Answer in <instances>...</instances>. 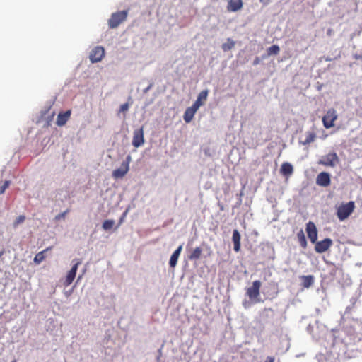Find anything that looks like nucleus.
Returning a JSON list of instances; mask_svg holds the SVG:
<instances>
[{"label":"nucleus","instance_id":"obj_24","mask_svg":"<svg viewBox=\"0 0 362 362\" xmlns=\"http://www.w3.org/2000/svg\"><path fill=\"white\" fill-rule=\"evenodd\" d=\"M50 249H51V247H47V249L44 250L43 251H41V252H38L37 254H36V255L34 257V262L36 264H40V262H42L45 259V256L44 253Z\"/></svg>","mask_w":362,"mask_h":362},{"label":"nucleus","instance_id":"obj_1","mask_svg":"<svg viewBox=\"0 0 362 362\" xmlns=\"http://www.w3.org/2000/svg\"><path fill=\"white\" fill-rule=\"evenodd\" d=\"M355 203L350 201L347 203H342L337 207V216L340 221L346 219L354 211Z\"/></svg>","mask_w":362,"mask_h":362},{"label":"nucleus","instance_id":"obj_29","mask_svg":"<svg viewBox=\"0 0 362 362\" xmlns=\"http://www.w3.org/2000/svg\"><path fill=\"white\" fill-rule=\"evenodd\" d=\"M11 184V181L6 180L4 183L0 187V194L4 193L5 190L9 187Z\"/></svg>","mask_w":362,"mask_h":362},{"label":"nucleus","instance_id":"obj_6","mask_svg":"<svg viewBox=\"0 0 362 362\" xmlns=\"http://www.w3.org/2000/svg\"><path fill=\"white\" fill-rule=\"evenodd\" d=\"M73 262H74V264L72 266L71 269L67 273L65 281L64 282V285L66 287L69 286L74 280L78 267L81 264V259H74V260H73Z\"/></svg>","mask_w":362,"mask_h":362},{"label":"nucleus","instance_id":"obj_34","mask_svg":"<svg viewBox=\"0 0 362 362\" xmlns=\"http://www.w3.org/2000/svg\"><path fill=\"white\" fill-rule=\"evenodd\" d=\"M259 1L264 6L268 5L271 0H259Z\"/></svg>","mask_w":362,"mask_h":362},{"label":"nucleus","instance_id":"obj_25","mask_svg":"<svg viewBox=\"0 0 362 362\" xmlns=\"http://www.w3.org/2000/svg\"><path fill=\"white\" fill-rule=\"evenodd\" d=\"M235 42L231 40L230 38H228L227 40V42L226 43H223L221 46L222 49L224 52H227L230 50L232 48L234 47Z\"/></svg>","mask_w":362,"mask_h":362},{"label":"nucleus","instance_id":"obj_4","mask_svg":"<svg viewBox=\"0 0 362 362\" xmlns=\"http://www.w3.org/2000/svg\"><path fill=\"white\" fill-rule=\"evenodd\" d=\"M261 282L259 280H256L252 282V286L249 287L246 290V294L251 300H255V303L259 302L258 299L260 294Z\"/></svg>","mask_w":362,"mask_h":362},{"label":"nucleus","instance_id":"obj_7","mask_svg":"<svg viewBox=\"0 0 362 362\" xmlns=\"http://www.w3.org/2000/svg\"><path fill=\"white\" fill-rule=\"evenodd\" d=\"M315 250L317 253H323L327 251L332 245V240L327 238L321 241H317L315 243Z\"/></svg>","mask_w":362,"mask_h":362},{"label":"nucleus","instance_id":"obj_35","mask_svg":"<svg viewBox=\"0 0 362 362\" xmlns=\"http://www.w3.org/2000/svg\"><path fill=\"white\" fill-rule=\"evenodd\" d=\"M243 306H244V308H248V306H249V303H248L247 301L244 302V303H243Z\"/></svg>","mask_w":362,"mask_h":362},{"label":"nucleus","instance_id":"obj_3","mask_svg":"<svg viewBox=\"0 0 362 362\" xmlns=\"http://www.w3.org/2000/svg\"><path fill=\"white\" fill-rule=\"evenodd\" d=\"M317 163L326 167L333 168L339 163V158L335 152H332L322 156Z\"/></svg>","mask_w":362,"mask_h":362},{"label":"nucleus","instance_id":"obj_8","mask_svg":"<svg viewBox=\"0 0 362 362\" xmlns=\"http://www.w3.org/2000/svg\"><path fill=\"white\" fill-rule=\"evenodd\" d=\"M105 56V49L100 46L95 47L90 53L89 58L92 63L100 62Z\"/></svg>","mask_w":362,"mask_h":362},{"label":"nucleus","instance_id":"obj_15","mask_svg":"<svg viewBox=\"0 0 362 362\" xmlns=\"http://www.w3.org/2000/svg\"><path fill=\"white\" fill-rule=\"evenodd\" d=\"M209 91L207 90H202L196 100V101L194 103L193 105L195 106L197 108H199L200 106H202L204 102L207 99Z\"/></svg>","mask_w":362,"mask_h":362},{"label":"nucleus","instance_id":"obj_12","mask_svg":"<svg viewBox=\"0 0 362 362\" xmlns=\"http://www.w3.org/2000/svg\"><path fill=\"white\" fill-rule=\"evenodd\" d=\"M71 113L70 110L59 113L56 124L59 127L64 125L70 118Z\"/></svg>","mask_w":362,"mask_h":362},{"label":"nucleus","instance_id":"obj_27","mask_svg":"<svg viewBox=\"0 0 362 362\" xmlns=\"http://www.w3.org/2000/svg\"><path fill=\"white\" fill-rule=\"evenodd\" d=\"M114 225H115V221H113V220H105L103 223V228L105 230H110L111 228H112Z\"/></svg>","mask_w":362,"mask_h":362},{"label":"nucleus","instance_id":"obj_20","mask_svg":"<svg viewBox=\"0 0 362 362\" xmlns=\"http://www.w3.org/2000/svg\"><path fill=\"white\" fill-rule=\"evenodd\" d=\"M316 138V134L313 132H308L306 133V138L304 141H300V143L304 146L310 144L313 142Z\"/></svg>","mask_w":362,"mask_h":362},{"label":"nucleus","instance_id":"obj_21","mask_svg":"<svg viewBox=\"0 0 362 362\" xmlns=\"http://www.w3.org/2000/svg\"><path fill=\"white\" fill-rule=\"evenodd\" d=\"M301 279L303 280V286L306 288L310 287L314 282V278L312 275L303 276Z\"/></svg>","mask_w":362,"mask_h":362},{"label":"nucleus","instance_id":"obj_19","mask_svg":"<svg viewBox=\"0 0 362 362\" xmlns=\"http://www.w3.org/2000/svg\"><path fill=\"white\" fill-rule=\"evenodd\" d=\"M280 171L284 175H291L293 172V168L291 163L285 162L281 165Z\"/></svg>","mask_w":362,"mask_h":362},{"label":"nucleus","instance_id":"obj_14","mask_svg":"<svg viewBox=\"0 0 362 362\" xmlns=\"http://www.w3.org/2000/svg\"><path fill=\"white\" fill-rule=\"evenodd\" d=\"M197 110H198V108H197L193 105L191 107H187L184 113V115H183V119H184L185 122L186 123H189L192 120V119Z\"/></svg>","mask_w":362,"mask_h":362},{"label":"nucleus","instance_id":"obj_39","mask_svg":"<svg viewBox=\"0 0 362 362\" xmlns=\"http://www.w3.org/2000/svg\"><path fill=\"white\" fill-rule=\"evenodd\" d=\"M12 362H16V360H14V361H13Z\"/></svg>","mask_w":362,"mask_h":362},{"label":"nucleus","instance_id":"obj_31","mask_svg":"<svg viewBox=\"0 0 362 362\" xmlns=\"http://www.w3.org/2000/svg\"><path fill=\"white\" fill-rule=\"evenodd\" d=\"M129 108V104L128 103H126L124 104H122L119 107V112H126L127 111H128Z\"/></svg>","mask_w":362,"mask_h":362},{"label":"nucleus","instance_id":"obj_16","mask_svg":"<svg viewBox=\"0 0 362 362\" xmlns=\"http://www.w3.org/2000/svg\"><path fill=\"white\" fill-rule=\"evenodd\" d=\"M182 250V245H180L172 254L169 261V265L170 267L174 268L177 265Z\"/></svg>","mask_w":362,"mask_h":362},{"label":"nucleus","instance_id":"obj_38","mask_svg":"<svg viewBox=\"0 0 362 362\" xmlns=\"http://www.w3.org/2000/svg\"><path fill=\"white\" fill-rule=\"evenodd\" d=\"M4 250L0 251V257L4 255Z\"/></svg>","mask_w":362,"mask_h":362},{"label":"nucleus","instance_id":"obj_30","mask_svg":"<svg viewBox=\"0 0 362 362\" xmlns=\"http://www.w3.org/2000/svg\"><path fill=\"white\" fill-rule=\"evenodd\" d=\"M69 212V209H66L65 211L55 216V220L59 221L62 218H64L66 217V215Z\"/></svg>","mask_w":362,"mask_h":362},{"label":"nucleus","instance_id":"obj_37","mask_svg":"<svg viewBox=\"0 0 362 362\" xmlns=\"http://www.w3.org/2000/svg\"><path fill=\"white\" fill-rule=\"evenodd\" d=\"M258 63H259V58H258V57H257V58L254 60L253 64H257Z\"/></svg>","mask_w":362,"mask_h":362},{"label":"nucleus","instance_id":"obj_26","mask_svg":"<svg viewBox=\"0 0 362 362\" xmlns=\"http://www.w3.org/2000/svg\"><path fill=\"white\" fill-rule=\"evenodd\" d=\"M280 48L276 45H273L267 49L268 55H276L279 54Z\"/></svg>","mask_w":362,"mask_h":362},{"label":"nucleus","instance_id":"obj_2","mask_svg":"<svg viewBox=\"0 0 362 362\" xmlns=\"http://www.w3.org/2000/svg\"><path fill=\"white\" fill-rule=\"evenodd\" d=\"M128 15V11H122L113 13L108 20V25L110 28H116L120 23L124 21Z\"/></svg>","mask_w":362,"mask_h":362},{"label":"nucleus","instance_id":"obj_33","mask_svg":"<svg viewBox=\"0 0 362 362\" xmlns=\"http://www.w3.org/2000/svg\"><path fill=\"white\" fill-rule=\"evenodd\" d=\"M264 362H274V358L272 356L267 357Z\"/></svg>","mask_w":362,"mask_h":362},{"label":"nucleus","instance_id":"obj_36","mask_svg":"<svg viewBox=\"0 0 362 362\" xmlns=\"http://www.w3.org/2000/svg\"><path fill=\"white\" fill-rule=\"evenodd\" d=\"M332 33V30L331 28L328 29L327 33L328 35H331Z\"/></svg>","mask_w":362,"mask_h":362},{"label":"nucleus","instance_id":"obj_11","mask_svg":"<svg viewBox=\"0 0 362 362\" xmlns=\"http://www.w3.org/2000/svg\"><path fill=\"white\" fill-rule=\"evenodd\" d=\"M330 175L327 172H321L316 178V184L321 187H327L330 185Z\"/></svg>","mask_w":362,"mask_h":362},{"label":"nucleus","instance_id":"obj_23","mask_svg":"<svg viewBox=\"0 0 362 362\" xmlns=\"http://www.w3.org/2000/svg\"><path fill=\"white\" fill-rule=\"evenodd\" d=\"M298 240L303 248H306L307 240L303 230H300L297 234Z\"/></svg>","mask_w":362,"mask_h":362},{"label":"nucleus","instance_id":"obj_18","mask_svg":"<svg viewBox=\"0 0 362 362\" xmlns=\"http://www.w3.org/2000/svg\"><path fill=\"white\" fill-rule=\"evenodd\" d=\"M240 235L238 230H234L233 232L232 240L233 242V250L238 252L240 250Z\"/></svg>","mask_w":362,"mask_h":362},{"label":"nucleus","instance_id":"obj_32","mask_svg":"<svg viewBox=\"0 0 362 362\" xmlns=\"http://www.w3.org/2000/svg\"><path fill=\"white\" fill-rule=\"evenodd\" d=\"M132 161V157L130 155H128L127 157H126V159L124 161H123V163H122L123 165H126L127 167L129 168V163L130 162Z\"/></svg>","mask_w":362,"mask_h":362},{"label":"nucleus","instance_id":"obj_10","mask_svg":"<svg viewBox=\"0 0 362 362\" xmlns=\"http://www.w3.org/2000/svg\"><path fill=\"white\" fill-rule=\"evenodd\" d=\"M144 143V131L143 128H140L139 129H136L134 132L133 139H132V145L138 148L141 146Z\"/></svg>","mask_w":362,"mask_h":362},{"label":"nucleus","instance_id":"obj_28","mask_svg":"<svg viewBox=\"0 0 362 362\" xmlns=\"http://www.w3.org/2000/svg\"><path fill=\"white\" fill-rule=\"evenodd\" d=\"M25 220V216L23 215H21L18 216L16 219V221L13 222V227L16 228L19 224L24 222Z\"/></svg>","mask_w":362,"mask_h":362},{"label":"nucleus","instance_id":"obj_13","mask_svg":"<svg viewBox=\"0 0 362 362\" xmlns=\"http://www.w3.org/2000/svg\"><path fill=\"white\" fill-rule=\"evenodd\" d=\"M242 0H228L227 10L230 12H235L243 7Z\"/></svg>","mask_w":362,"mask_h":362},{"label":"nucleus","instance_id":"obj_5","mask_svg":"<svg viewBox=\"0 0 362 362\" xmlns=\"http://www.w3.org/2000/svg\"><path fill=\"white\" fill-rule=\"evenodd\" d=\"M337 119V115L334 109L327 110L325 115L322 117L323 125L326 129H329L334 125V122Z\"/></svg>","mask_w":362,"mask_h":362},{"label":"nucleus","instance_id":"obj_9","mask_svg":"<svg viewBox=\"0 0 362 362\" xmlns=\"http://www.w3.org/2000/svg\"><path fill=\"white\" fill-rule=\"evenodd\" d=\"M306 232L311 243H315L317 239V230L313 222L309 221L306 224Z\"/></svg>","mask_w":362,"mask_h":362},{"label":"nucleus","instance_id":"obj_22","mask_svg":"<svg viewBox=\"0 0 362 362\" xmlns=\"http://www.w3.org/2000/svg\"><path fill=\"white\" fill-rule=\"evenodd\" d=\"M202 250L201 247H197L192 252V253L189 256V259L190 260H197L199 259L202 255Z\"/></svg>","mask_w":362,"mask_h":362},{"label":"nucleus","instance_id":"obj_17","mask_svg":"<svg viewBox=\"0 0 362 362\" xmlns=\"http://www.w3.org/2000/svg\"><path fill=\"white\" fill-rule=\"evenodd\" d=\"M129 170V167L122 164L119 168L112 172V177L115 179L122 178L128 173Z\"/></svg>","mask_w":362,"mask_h":362}]
</instances>
